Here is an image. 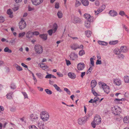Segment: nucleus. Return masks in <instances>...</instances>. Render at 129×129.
<instances>
[{"mask_svg":"<svg viewBox=\"0 0 129 129\" xmlns=\"http://www.w3.org/2000/svg\"><path fill=\"white\" fill-rule=\"evenodd\" d=\"M101 122V119L100 116L98 115H95L93 121L91 123L92 126L93 128L95 127L96 125L99 124Z\"/></svg>","mask_w":129,"mask_h":129,"instance_id":"nucleus-1","label":"nucleus"},{"mask_svg":"<svg viewBox=\"0 0 129 129\" xmlns=\"http://www.w3.org/2000/svg\"><path fill=\"white\" fill-rule=\"evenodd\" d=\"M49 114L47 112L43 111L40 114V118L44 121H48L49 118Z\"/></svg>","mask_w":129,"mask_h":129,"instance_id":"nucleus-2","label":"nucleus"},{"mask_svg":"<svg viewBox=\"0 0 129 129\" xmlns=\"http://www.w3.org/2000/svg\"><path fill=\"white\" fill-rule=\"evenodd\" d=\"M121 111V109L117 106H114L112 108V112L115 115H118Z\"/></svg>","mask_w":129,"mask_h":129,"instance_id":"nucleus-3","label":"nucleus"},{"mask_svg":"<svg viewBox=\"0 0 129 129\" xmlns=\"http://www.w3.org/2000/svg\"><path fill=\"white\" fill-rule=\"evenodd\" d=\"M100 85H101L102 87L103 88L104 92L106 93H108L110 91V88L105 83L100 82L99 83Z\"/></svg>","mask_w":129,"mask_h":129,"instance_id":"nucleus-4","label":"nucleus"},{"mask_svg":"<svg viewBox=\"0 0 129 129\" xmlns=\"http://www.w3.org/2000/svg\"><path fill=\"white\" fill-rule=\"evenodd\" d=\"M36 52L39 54L42 53L43 51V47L39 45H36L34 47Z\"/></svg>","mask_w":129,"mask_h":129,"instance_id":"nucleus-5","label":"nucleus"},{"mask_svg":"<svg viewBox=\"0 0 129 129\" xmlns=\"http://www.w3.org/2000/svg\"><path fill=\"white\" fill-rule=\"evenodd\" d=\"M57 26L56 24L55 23L53 25L52 29H50L47 31L49 35L50 36L52 35V33H55L57 30Z\"/></svg>","mask_w":129,"mask_h":129,"instance_id":"nucleus-6","label":"nucleus"},{"mask_svg":"<svg viewBox=\"0 0 129 129\" xmlns=\"http://www.w3.org/2000/svg\"><path fill=\"white\" fill-rule=\"evenodd\" d=\"M88 117L86 116H85L83 117L80 118L78 120V123L79 124L82 125L84 124L86 122Z\"/></svg>","mask_w":129,"mask_h":129,"instance_id":"nucleus-7","label":"nucleus"},{"mask_svg":"<svg viewBox=\"0 0 129 129\" xmlns=\"http://www.w3.org/2000/svg\"><path fill=\"white\" fill-rule=\"evenodd\" d=\"M19 28L21 30L24 28L26 26V23L24 20H21L19 22Z\"/></svg>","mask_w":129,"mask_h":129,"instance_id":"nucleus-8","label":"nucleus"},{"mask_svg":"<svg viewBox=\"0 0 129 129\" xmlns=\"http://www.w3.org/2000/svg\"><path fill=\"white\" fill-rule=\"evenodd\" d=\"M43 0H31V2L33 4L36 6L39 5L43 2Z\"/></svg>","mask_w":129,"mask_h":129,"instance_id":"nucleus-9","label":"nucleus"},{"mask_svg":"<svg viewBox=\"0 0 129 129\" xmlns=\"http://www.w3.org/2000/svg\"><path fill=\"white\" fill-rule=\"evenodd\" d=\"M85 67V65L83 63H80L78 64L77 68L78 70H83Z\"/></svg>","mask_w":129,"mask_h":129,"instance_id":"nucleus-10","label":"nucleus"},{"mask_svg":"<svg viewBox=\"0 0 129 129\" xmlns=\"http://www.w3.org/2000/svg\"><path fill=\"white\" fill-rule=\"evenodd\" d=\"M38 115L36 114H32L30 116V120L32 121H36L38 118Z\"/></svg>","mask_w":129,"mask_h":129,"instance_id":"nucleus-11","label":"nucleus"},{"mask_svg":"<svg viewBox=\"0 0 129 129\" xmlns=\"http://www.w3.org/2000/svg\"><path fill=\"white\" fill-rule=\"evenodd\" d=\"M113 81L114 83L116 85L119 86L121 84V81L119 79H113Z\"/></svg>","mask_w":129,"mask_h":129,"instance_id":"nucleus-12","label":"nucleus"},{"mask_svg":"<svg viewBox=\"0 0 129 129\" xmlns=\"http://www.w3.org/2000/svg\"><path fill=\"white\" fill-rule=\"evenodd\" d=\"M83 16L84 18L87 19V20L90 21H93V19L92 17H91L89 14H85Z\"/></svg>","mask_w":129,"mask_h":129,"instance_id":"nucleus-13","label":"nucleus"},{"mask_svg":"<svg viewBox=\"0 0 129 129\" xmlns=\"http://www.w3.org/2000/svg\"><path fill=\"white\" fill-rule=\"evenodd\" d=\"M128 49L126 46H122L120 48V51L126 53L128 51Z\"/></svg>","mask_w":129,"mask_h":129,"instance_id":"nucleus-14","label":"nucleus"},{"mask_svg":"<svg viewBox=\"0 0 129 129\" xmlns=\"http://www.w3.org/2000/svg\"><path fill=\"white\" fill-rule=\"evenodd\" d=\"M109 13L111 16L114 17L116 16L117 15V12L114 10H111L110 11Z\"/></svg>","mask_w":129,"mask_h":129,"instance_id":"nucleus-15","label":"nucleus"},{"mask_svg":"<svg viewBox=\"0 0 129 129\" xmlns=\"http://www.w3.org/2000/svg\"><path fill=\"white\" fill-rule=\"evenodd\" d=\"M70 58L72 60H74L77 58V56L75 53H71L70 56Z\"/></svg>","mask_w":129,"mask_h":129,"instance_id":"nucleus-16","label":"nucleus"},{"mask_svg":"<svg viewBox=\"0 0 129 129\" xmlns=\"http://www.w3.org/2000/svg\"><path fill=\"white\" fill-rule=\"evenodd\" d=\"M26 37L28 38H30L33 37V34L32 32L29 31L27 32L26 34Z\"/></svg>","mask_w":129,"mask_h":129,"instance_id":"nucleus-17","label":"nucleus"},{"mask_svg":"<svg viewBox=\"0 0 129 129\" xmlns=\"http://www.w3.org/2000/svg\"><path fill=\"white\" fill-rule=\"evenodd\" d=\"M68 76L69 78L72 79H74L76 77V75L73 73H69Z\"/></svg>","mask_w":129,"mask_h":129,"instance_id":"nucleus-18","label":"nucleus"},{"mask_svg":"<svg viewBox=\"0 0 129 129\" xmlns=\"http://www.w3.org/2000/svg\"><path fill=\"white\" fill-rule=\"evenodd\" d=\"M47 34H43L39 35L40 37L43 40H46L47 39Z\"/></svg>","mask_w":129,"mask_h":129,"instance_id":"nucleus-19","label":"nucleus"},{"mask_svg":"<svg viewBox=\"0 0 129 129\" xmlns=\"http://www.w3.org/2000/svg\"><path fill=\"white\" fill-rule=\"evenodd\" d=\"M97 82L95 80H92L91 81V85L92 88H93L96 86Z\"/></svg>","mask_w":129,"mask_h":129,"instance_id":"nucleus-20","label":"nucleus"},{"mask_svg":"<svg viewBox=\"0 0 129 129\" xmlns=\"http://www.w3.org/2000/svg\"><path fill=\"white\" fill-rule=\"evenodd\" d=\"M93 21H90L86 20L85 21L84 25L87 28H89L90 26V22Z\"/></svg>","mask_w":129,"mask_h":129,"instance_id":"nucleus-21","label":"nucleus"},{"mask_svg":"<svg viewBox=\"0 0 129 129\" xmlns=\"http://www.w3.org/2000/svg\"><path fill=\"white\" fill-rule=\"evenodd\" d=\"M81 1L83 5L85 6H87L89 5L88 0H82Z\"/></svg>","mask_w":129,"mask_h":129,"instance_id":"nucleus-22","label":"nucleus"},{"mask_svg":"<svg viewBox=\"0 0 129 129\" xmlns=\"http://www.w3.org/2000/svg\"><path fill=\"white\" fill-rule=\"evenodd\" d=\"M71 48L74 50H76L78 48V45L77 44H74L71 46Z\"/></svg>","mask_w":129,"mask_h":129,"instance_id":"nucleus-23","label":"nucleus"},{"mask_svg":"<svg viewBox=\"0 0 129 129\" xmlns=\"http://www.w3.org/2000/svg\"><path fill=\"white\" fill-rule=\"evenodd\" d=\"M98 43L99 44L103 46L106 45L108 44L107 42L100 41H98Z\"/></svg>","mask_w":129,"mask_h":129,"instance_id":"nucleus-24","label":"nucleus"},{"mask_svg":"<svg viewBox=\"0 0 129 129\" xmlns=\"http://www.w3.org/2000/svg\"><path fill=\"white\" fill-rule=\"evenodd\" d=\"M13 92H10L8 93L7 95V97L8 99H11L12 98L11 95L13 94Z\"/></svg>","mask_w":129,"mask_h":129,"instance_id":"nucleus-25","label":"nucleus"},{"mask_svg":"<svg viewBox=\"0 0 129 129\" xmlns=\"http://www.w3.org/2000/svg\"><path fill=\"white\" fill-rule=\"evenodd\" d=\"M7 14L10 15L9 17L11 18H12L13 17V15H12L13 12L12 11H11V10L10 9H8L7 12Z\"/></svg>","mask_w":129,"mask_h":129,"instance_id":"nucleus-26","label":"nucleus"},{"mask_svg":"<svg viewBox=\"0 0 129 129\" xmlns=\"http://www.w3.org/2000/svg\"><path fill=\"white\" fill-rule=\"evenodd\" d=\"M53 86L57 91H59L60 92H61L62 91V90L60 89V88L56 84H54L53 85Z\"/></svg>","mask_w":129,"mask_h":129,"instance_id":"nucleus-27","label":"nucleus"},{"mask_svg":"<svg viewBox=\"0 0 129 129\" xmlns=\"http://www.w3.org/2000/svg\"><path fill=\"white\" fill-rule=\"evenodd\" d=\"M85 34L87 37H89L90 36L91 32L89 30H87L85 31Z\"/></svg>","mask_w":129,"mask_h":129,"instance_id":"nucleus-28","label":"nucleus"},{"mask_svg":"<svg viewBox=\"0 0 129 129\" xmlns=\"http://www.w3.org/2000/svg\"><path fill=\"white\" fill-rule=\"evenodd\" d=\"M123 121L124 123H127L129 122V117H125L123 119Z\"/></svg>","mask_w":129,"mask_h":129,"instance_id":"nucleus-29","label":"nucleus"},{"mask_svg":"<svg viewBox=\"0 0 129 129\" xmlns=\"http://www.w3.org/2000/svg\"><path fill=\"white\" fill-rule=\"evenodd\" d=\"M57 15L59 18H61L62 17V14L60 11H58L57 13Z\"/></svg>","mask_w":129,"mask_h":129,"instance_id":"nucleus-30","label":"nucleus"},{"mask_svg":"<svg viewBox=\"0 0 129 129\" xmlns=\"http://www.w3.org/2000/svg\"><path fill=\"white\" fill-rule=\"evenodd\" d=\"M4 51L5 52H7L9 53L12 52L11 50L8 47L5 48L4 50Z\"/></svg>","mask_w":129,"mask_h":129,"instance_id":"nucleus-31","label":"nucleus"},{"mask_svg":"<svg viewBox=\"0 0 129 129\" xmlns=\"http://www.w3.org/2000/svg\"><path fill=\"white\" fill-rule=\"evenodd\" d=\"M103 10V9H98L97 11H94V12H95V14L97 15L99 13L101 12Z\"/></svg>","mask_w":129,"mask_h":129,"instance_id":"nucleus-32","label":"nucleus"},{"mask_svg":"<svg viewBox=\"0 0 129 129\" xmlns=\"http://www.w3.org/2000/svg\"><path fill=\"white\" fill-rule=\"evenodd\" d=\"M124 80L125 83H128L129 82V77L126 76L124 77Z\"/></svg>","mask_w":129,"mask_h":129,"instance_id":"nucleus-33","label":"nucleus"},{"mask_svg":"<svg viewBox=\"0 0 129 129\" xmlns=\"http://www.w3.org/2000/svg\"><path fill=\"white\" fill-rule=\"evenodd\" d=\"M118 41L117 40L109 42V44L110 45H115L118 43Z\"/></svg>","mask_w":129,"mask_h":129,"instance_id":"nucleus-34","label":"nucleus"},{"mask_svg":"<svg viewBox=\"0 0 129 129\" xmlns=\"http://www.w3.org/2000/svg\"><path fill=\"white\" fill-rule=\"evenodd\" d=\"M45 91L46 92L47 94H52V91L48 89H45Z\"/></svg>","mask_w":129,"mask_h":129,"instance_id":"nucleus-35","label":"nucleus"},{"mask_svg":"<svg viewBox=\"0 0 129 129\" xmlns=\"http://www.w3.org/2000/svg\"><path fill=\"white\" fill-rule=\"evenodd\" d=\"M10 87L11 89L14 90L16 89V87L15 84L13 83H12L11 84Z\"/></svg>","mask_w":129,"mask_h":129,"instance_id":"nucleus-36","label":"nucleus"},{"mask_svg":"<svg viewBox=\"0 0 129 129\" xmlns=\"http://www.w3.org/2000/svg\"><path fill=\"white\" fill-rule=\"evenodd\" d=\"M85 54L84 51L83 50H81L79 51V55L80 56H82Z\"/></svg>","mask_w":129,"mask_h":129,"instance_id":"nucleus-37","label":"nucleus"},{"mask_svg":"<svg viewBox=\"0 0 129 129\" xmlns=\"http://www.w3.org/2000/svg\"><path fill=\"white\" fill-rule=\"evenodd\" d=\"M124 98H122L121 99H116L114 100V101H115L116 102L118 103L120 101L124 100Z\"/></svg>","mask_w":129,"mask_h":129,"instance_id":"nucleus-38","label":"nucleus"},{"mask_svg":"<svg viewBox=\"0 0 129 129\" xmlns=\"http://www.w3.org/2000/svg\"><path fill=\"white\" fill-rule=\"evenodd\" d=\"M74 21L76 23H79L81 21L79 18L78 17H76L74 19Z\"/></svg>","mask_w":129,"mask_h":129,"instance_id":"nucleus-39","label":"nucleus"},{"mask_svg":"<svg viewBox=\"0 0 129 129\" xmlns=\"http://www.w3.org/2000/svg\"><path fill=\"white\" fill-rule=\"evenodd\" d=\"M36 75L40 79H42L43 77V75L41 73H37L36 74Z\"/></svg>","mask_w":129,"mask_h":129,"instance_id":"nucleus-40","label":"nucleus"},{"mask_svg":"<svg viewBox=\"0 0 129 129\" xmlns=\"http://www.w3.org/2000/svg\"><path fill=\"white\" fill-rule=\"evenodd\" d=\"M94 102L96 104V102L97 101L99 102L100 99L97 96H95L94 99Z\"/></svg>","mask_w":129,"mask_h":129,"instance_id":"nucleus-41","label":"nucleus"},{"mask_svg":"<svg viewBox=\"0 0 129 129\" xmlns=\"http://www.w3.org/2000/svg\"><path fill=\"white\" fill-rule=\"evenodd\" d=\"M25 32H24L23 33H20L19 34V35L18 36V37H22L25 35Z\"/></svg>","mask_w":129,"mask_h":129,"instance_id":"nucleus-42","label":"nucleus"},{"mask_svg":"<svg viewBox=\"0 0 129 129\" xmlns=\"http://www.w3.org/2000/svg\"><path fill=\"white\" fill-rule=\"evenodd\" d=\"M10 111L12 112H15L16 110V108L15 107H11Z\"/></svg>","mask_w":129,"mask_h":129,"instance_id":"nucleus-43","label":"nucleus"},{"mask_svg":"<svg viewBox=\"0 0 129 129\" xmlns=\"http://www.w3.org/2000/svg\"><path fill=\"white\" fill-rule=\"evenodd\" d=\"M16 70L19 71H21L22 70V68L17 65V66H16Z\"/></svg>","mask_w":129,"mask_h":129,"instance_id":"nucleus-44","label":"nucleus"},{"mask_svg":"<svg viewBox=\"0 0 129 129\" xmlns=\"http://www.w3.org/2000/svg\"><path fill=\"white\" fill-rule=\"evenodd\" d=\"M64 90L66 91L67 93L69 94H71V92L67 88H65L64 89Z\"/></svg>","mask_w":129,"mask_h":129,"instance_id":"nucleus-45","label":"nucleus"},{"mask_svg":"<svg viewBox=\"0 0 129 129\" xmlns=\"http://www.w3.org/2000/svg\"><path fill=\"white\" fill-rule=\"evenodd\" d=\"M90 63L92 65L91 66H92V67H93L94 66V61L93 60V59L92 58H90Z\"/></svg>","mask_w":129,"mask_h":129,"instance_id":"nucleus-46","label":"nucleus"},{"mask_svg":"<svg viewBox=\"0 0 129 129\" xmlns=\"http://www.w3.org/2000/svg\"><path fill=\"white\" fill-rule=\"evenodd\" d=\"M16 39V38H11V40L9 42L11 44H13V43H15L16 42L15 41Z\"/></svg>","mask_w":129,"mask_h":129,"instance_id":"nucleus-47","label":"nucleus"},{"mask_svg":"<svg viewBox=\"0 0 129 129\" xmlns=\"http://www.w3.org/2000/svg\"><path fill=\"white\" fill-rule=\"evenodd\" d=\"M123 28L125 29V30L127 32L128 31V28L124 24H122Z\"/></svg>","mask_w":129,"mask_h":129,"instance_id":"nucleus-48","label":"nucleus"},{"mask_svg":"<svg viewBox=\"0 0 129 129\" xmlns=\"http://www.w3.org/2000/svg\"><path fill=\"white\" fill-rule=\"evenodd\" d=\"M120 52L121 51H120L114 50V52L115 54L118 55L120 54Z\"/></svg>","mask_w":129,"mask_h":129,"instance_id":"nucleus-49","label":"nucleus"},{"mask_svg":"<svg viewBox=\"0 0 129 129\" xmlns=\"http://www.w3.org/2000/svg\"><path fill=\"white\" fill-rule=\"evenodd\" d=\"M119 14L121 15L122 16H123L124 15H125V13L123 11H120Z\"/></svg>","mask_w":129,"mask_h":129,"instance_id":"nucleus-50","label":"nucleus"},{"mask_svg":"<svg viewBox=\"0 0 129 129\" xmlns=\"http://www.w3.org/2000/svg\"><path fill=\"white\" fill-rule=\"evenodd\" d=\"M92 92L95 96H97L98 94L93 89V88H91Z\"/></svg>","mask_w":129,"mask_h":129,"instance_id":"nucleus-51","label":"nucleus"},{"mask_svg":"<svg viewBox=\"0 0 129 129\" xmlns=\"http://www.w3.org/2000/svg\"><path fill=\"white\" fill-rule=\"evenodd\" d=\"M22 93L23 94V95L24 96L25 98H28L27 94H26V92H22Z\"/></svg>","mask_w":129,"mask_h":129,"instance_id":"nucleus-52","label":"nucleus"},{"mask_svg":"<svg viewBox=\"0 0 129 129\" xmlns=\"http://www.w3.org/2000/svg\"><path fill=\"white\" fill-rule=\"evenodd\" d=\"M29 129H38L35 125H33L29 127Z\"/></svg>","mask_w":129,"mask_h":129,"instance_id":"nucleus-53","label":"nucleus"},{"mask_svg":"<svg viewBox=\"0 0 129 129\" xmlns=\"http://www.w3.org/2000/svg\"><path fill=\"white\" fill-rule=\"evenodd\" d=\"M4 21V18L2 16H0V23H3Z\"/></svg>","mask_w":129,"mask_h":129,"instance_id":"nucleus-54","label":"nucleus"},{"mask_svg":"<svg viewBox=\"0 0 129 129\" xmlns=\"http://www.w3.org/2000/svg\"><path fill=\"white\" fill-rule=\"evenodd\" d=\"M41 68L43 70H46L48 68V67L46 65L44 66H43Z\"/></svg>","mask_w":129,"mask_h":129,"instance_id":"nucleus-55","label":"nucleus"},{"mask_svg":"<svg viewBox=\"0 0 129 129\" xmlns=\"http://www.w3.org/2000/svg\"><path fill=\"white\" fill-rule=\"evenodd\" d=\"M118 57L119 58H122V59H124V56L122 54L119 55L118 56Z\"/></svg>","mask_w":129,"mask_h":129,"instance_id":"nucleus-56","label":"nucleus"},{"mask_svg":"<svg viewBox=\"0 0 129 129\" xmlns=\"http://www.w3.org/2000/svg\"><path fill=\"white\" fill-rule=\"evenodd\" d=\"M102 61L101 60H97L96 62V64H102Z\"/></svg>","mask_w":129,"mask_h":129,"instance_id":"nucleus-57","label":"nucleus"},{"mask_svg":"<svg viewBox=\"0 0 129 129\" xmlns=\"http://www.w3.org/2000/svg\"><path fill=\"white\" fill-rule=\"evenodd\" d=\"M33 34V35H38L39 34V32L37 31H35L32 32Z\"/></svg>","mask_w":129,"mask_h":129,"instance_id":"nucleus-58","label":"nucleus"},{"mask_svg":"<svg viewBox=\"0 0 129 129\" xmlns=\"http://www.w3.org/2000/svg\"><path fill=\"white\" fill-rule=\"evenodd\" d=\"M51 74H49L46 75L45 77V78H46L50 79L51 78Z\"/></svg>","mask_w":129,"mask_h":129,"instance_id":"nucleus-59","label":"nucleus"},{"mask_svg":"<svg viewBox=\"0 0 129 129\" xmlns=\"http://www.w3.org/2000/svg\"><path fill=\"white\" fill-rule=\"evenodd\" d=\"M66 60L67 66H69L71 64L70 61L69 60H68L66 59Z\"/></svg>","mask_w":129,"mask_h":129,"instance_id":"nucleus-60","label":"nucleus"},{"mask_svg":"<svg viewBox=\"0 0 129 129\" xmlns=\"http://www.w3.org/2000/svg\"><path fill=\"white\" fill-rule=\"evenodd\" d=\"M18 9V7H14L12 8V9L14 11H15L17 10Z\"/></svg>","mask_w":129,"mask_h":129,"instance_id":"nucleus-61","label":"nucleus"},{"mask_svg":"<svg viewBox=\"0 0 129 129\" xmlns=\"http://www.w3.org/2000/svg\"><path fill=\"white\" fill-rule=\"evenodd\" d=\"M57 74L59 77H62L63 76V74L59 72H57Z\"/></svg>","mask_w":129,"mask_h":129,"instance_id":"nucleus-62","label":"nucleus"},{"mask_svg":"<svg viewBox=\"0 0 129 129\" xmlns=\"http://www.w3.org/2000/svg\"><path fill=\"white\" fill-rule=\"evenodd\" d=\"M55 8L57 9H58L59 7V3H56L55 4Z\"/></svg>","mask_w":129,"mask_h":129,"instance_id":"nucleus-63","label":"nucleus"},{"mask_svg":"<svg viewBox=\"0 0 129 129\" xmlns=\"http://www.w3.org/2000/svg\"><path fill=\"white\" fill-rule=\"evenodd\" d=\"M85 72H82L81 73V77L83 78V77L85 75Z\"/></svg>","mask_w":129,"mask_h":129,"instance_id":"nucleus-64","label":"nucleus"}]
</instances>
